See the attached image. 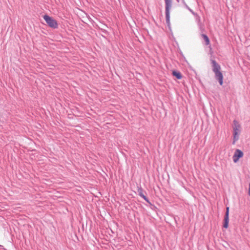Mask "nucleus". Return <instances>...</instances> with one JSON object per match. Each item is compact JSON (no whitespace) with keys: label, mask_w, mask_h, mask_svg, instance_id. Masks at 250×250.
Segmentation results:
<instances>
[{"label":"nucleus","mask_w":250,"mask_h":250,"mask_svg":"<svg viewBox=\"0 0 250 250\" xmlns=\"http://www.w3.org/2000/svg\"><path fill=\"white\" fill-rule=\"evenodd\" d=\"M137 191H138V195L140 196L141 195H142V194H144V190L143 189V188L141 187H138V189H137Z\"/></svg>","instance_id":"nucleus-11"},{"label":"nucleus","mask_w":250,"mask_h":250,"mask_svg":"<svg viewBox=\"0 0 250 250\" xmlns=\"http://www.w3.org/2000/svg\"><path fill=\"white\" fill-rule=\"evenodd\" d=\"M172 75L173 76L175 77L177 79L180 80L182 78V76L181 73L177 71H172Z\"/></svg>","instance_id":"nucleus-6"},{"label":"nucleus","mask_w":250,"mask_h":250,"mask_svg":"<svg viewBox=\"0 0 250 250\" xmlns=\"http://www.w3.org/2000/svg\"><path fill=\"white\" fill-rule=\"evenodd\" d=\"M140 197L143 198L148 204H149L151 205H152L151 202L149 201V199H148V198H147L146 196L144 195V194L141 195Z\"/></svg>","instance_id":"nucleus-12"},{"label":"nucleus","mask_w":250,"mask_h":250,"mask_svg":"<svg viewBox=\"0 0 250 250\" xmlns=\"http://www.w3.org/2000/svg\"><path fill=\"white\" fill-rule=\"evenodd\" d=\"M177 1H179V0H177Z\"/></svg>","instance_id":"nucleus-16"},{"label":"nucleus","mask_w":250,"mask_h":250,"mask_svg":"<svg viewBox=\"0 0 250 250\" xmlns=\"http://www.w3.org/2000/svg\"><path fill=\"white\" fill-rule=\"evenodd\" d=\"M140 197L143 198L148 204H149L151 205H152L151 202L149 201V199H148V198H147L146 196L144 195V194L141 195Z\"/></svg>","instance_id":"nucleus-13"},{"label":"nucleus","mask_w":250,"mask_h":250,"mask_svg":"<svg viewBox=\"0 0 250 250\" xmlns=\"http://www.w3.org/2000/svg\"><path fill=\"white\" fill-rule=\"evenodd\" d=\"M244 155L243 151L239 149H237L232 156L233 161L234 163H237L240 158H242Z\"/></svg>","instance_id":"nucleus-4"},{"label":"nucleus","mask_w":250,"mask_h":250,"mask_svg":"<svg viewBox=\"0 0 250 250\" xmlns=\"http://www.w3.org/2000/svg\"><path fill=\"white\" fill-rule=\"evenodd\" d=\"M183 2L186 8L187 9H188L193 15H195V13L194 12V11L188 6V5L186 3L184 0H183Z\"/></svg>","instance_id":"nucleus-10"},{"label":"nucleus","mask_w":250,"mask_h":250,"mask_svg":"<svg viewBox=\"0 0 250 250\" xmlns=\"http://www.w3.org/2000/svg\"><path fill=\"white\" fill-rule=\"evenodd\" d=\"M202 36L206 42V45H208L209 44V39L208 36L206 34H202Z\"/></svg>","instance_id":"nucleus-8"},{"label":"nucleus","mask_w":250,"mask_h":250,"mask_svg":"<svg viewBox=\"0 0 250 250\" xmlns=\"http://www.w3.org/2000/svg\"><path fill=\"white\" fill-rule=\"evenodd\" d=\"M233 142L232 144L234 145L236 141H237L239 139V133L238 132H233Z\"/></svg>","instance_id":"nucleus-7"},{"label":"nucleus","mask_w":250,"mask_h":250,"mask_svg":"<svg viewBox=\"0 0 250 250\" xmlns=\"http://www.w3.org/2000/svg\"><path fill=\"white\" fill-rule=\"evenodd\" d=\"M233 124H234V126H233V128H240V125L238 124V122L234 120L233 122Z\"/></svg>","instance_id":"nucleus-9"},{"label":"nucleus","mask_w":250,"mask_h":250,"mask_svg":"<svg viewBox=\"0 0 250 250\" xmlns=\"http://www.w3.org/2000/svg\"><path fill=\"white\" fill-rule=\"evenodd\" d=\"M166 5V21L167 25H170V10L172 6V0H165Z\"/></svg>","instance_id":"nucleus-2"},{"label":"nucleus","mask_w":250,"mask_h":250,"mask_svg":"<svg viewBox=\"0 0 250 250\" xmlns=\"http://www.w3.org/2000/svg\"><path fill=\"white\" fill-rule=\"evenodd\" d=\"M43 19L49 27L54 29H56L58 27V24L56 20L49 16L47 15H44Z\"/></svg>","instance_id":"nucleus-3"},{"label":"nucleus","mask_w":250,"mask_h":250,"mask_svg":"<svg viewBox=\"0 0 250 250\" xmlns=\"http://www.w3.org/2000/svg\"><path fill=\"white\" fill-rule=\"evenodd\" d=\"M229 207L226 208V211L224 219L223 227L227 229L229 226Z\"/></svg>","instance_id":"nucleus-5"},{"label":"nucleus","mask_w":250,"mask_h":250,"mask_svg":"<svg viewBox=\"0 0 250 250\" xmlns=\"http://www.w3.org/2000/svg\"><path fill=\"white\" fill-rule=\"evenodd\" d=\"M210 61L211 64L212 70L215 74V78L218 81L220 85L223 83V75L221 71V66L217 62L211 58Z\"/></svg>","instance_id":"nucleus-1"},{"label":"nucleus","mask_w":250,"mask_h":250,"mask_svg":"<svg viewBox=\"0 0 250 250\" xmlns=\"http://www.w3.org/2000/svg\"><path fill=\"white\" fill-rule=\"evenodd\" d=\"M248 194H249V195L250 196V183L249 184V188Z\"/></svg>","instance_id":"nucleus-15"},{"label":"nucleus","mask_w":250,"mask_h":250,"mask_svg":"<svg viewBox=\"0 0 250 250\" xmlns=\"http://www.w3.org/2000/svg\"><path fill=\"white\" fill-rule=\"evenodd\" d=\"M239 128H233V132H238L239 133Z\"/></svg>","instance_id":"nucleus-14"}]
</instances>
